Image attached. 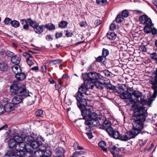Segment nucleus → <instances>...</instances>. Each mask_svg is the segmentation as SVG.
Returning a JSON list of instances; mask_svg holds the SVG:
<instances>
[{
  "label": "nucleus",
  "instance_id": "473e14b6",
  "mask_svg": "<svg viewBox=\"0 0 157 157\" xmlns=\"http://www.w3.org/2000/svg\"><path fill=\"white\" fill-rule=\"evenodd\" d=\"M64 32L65 33V36L67 37H71L74 34V31L70 29H68L67 30H64Z\"/></svg>",
  "mask_w": 157,
  "mask_h": 157
},
{
  "label": "nucleus",
  "instance_id": "69168bd1",
  "mask_svg": "<svg viewBox=\"0 0 157 157\" xmlns=\"http://www.w3.org/2000/svg\"><path fill=\"white\" fill-rule=\"evenodd\" d=\"M103 73L105 76L108 77L110 76V72L108 70H105L103 71Z\"/></svg>",
  "mask_w": 157,
  "mask_h": 157
},
{
  "label": "nucleus",
  "instance_id": "e433bc0d",
  "mask_svg": "<svg viewBox=\"0 0 157 157\" xmlns=\"http://www.w3.org/2000/svg\"><path fill=\"white\" fill-rule=\"evenodd\" d=\"M124 86H124L123 85H121V86H119V90L118 92L119 93H120V94H121L120 97L121 98V95L122 94H127V90L125 92H124V87H123Z\"/></svg>",
  "mask_w": 157,
  "mask_h": 157
},
{
  "label": "nucleus",
  "instance_id": "4d7b16f0",
  "mask_svg": "<svg viewBox=\"0 0 157 157\" xmlns=\"http://www.w3.org/2000/svg\"><path fill=\"white\" fill-rule=\"evenodd\" d=\"M14 55V53L10 51H7L6 52V55L7 56L11 57V58H12Z\"/></svg>",
  "mask_w": 157,
  "mask_h": 157
},
{
  "label": "nucleus",
  "instance_id": "603ef678",
  "mask_svg": "<svg viewBox=\"0 0 157 157\" xmlns=\"http://www.w3.org/2000/svg\"><path fill=\"white\" fill-rule=\"evenodd\" d=\"M45 39L48 41H51L53 40L54 38L53 36L50 34H48L46 36Z\"/></svg>",
  "mask_w": 157,
  "mask_h": 157
},
{
  "label": "nucleus",
  "instance_id": "6ab92c4d",
  "mask_svg": "<svg viewBox=\"0 0 157 157\" xmlns=\"http://www.w3.org/2000/svg\"><path fill=\"white\" fill-rule=\"evenodd\" d=\"M20 91L18 94L19 96L22 97L23 98L26 97L30 96L29 92L27 91L26 88H23L22 87L20 89Z\"/></svg>",
  "mask_w": 157,
  "mask_h": 157
},
{
  "label": "nucleus",
  "instance_id": "8fccbe9b",
  "mask_svg": "<svg viewBox=\"0 0 157 157\" xmlns=\"http://www.w3.org/2000/svg\"><path fill=\"white\" fill-rule=\"evenodd\" d=\"M62 62V60L59 59L52 60L50 61V63H52L53 65L56 64L61 63Z\"/></svg>",
  "mask_w": 157,
  "mask_h": 157
},
{
  "label": "nucleus",
  "instance_id": "4be33fe9",
  "mask_svg": "<svg viewBox=\"0 0 157 157\" xmlns=\"http://www.w3.org/2000/svg\"><path fill=\"white\" fill-rule=\"evenodd\" d=\"M23 98L21 96L17 95L14 97L12 101L14 105H16L20 103L23 100Z\"/></svg>",
  "mask_w": 157,
  "mask_h": 157
},
{
  "label": "nucleus",
  "instance_id": "09e8293b",
  "mask_svg": "<svg viewBox=\"0 0 157 157\" xmlns=\"http://www.w3.org/2000/svg\"><path fill=\"white\" fill-rule=\"evenodd\" d=\"M13 21L12 19L9 17H6L4 20V22L6 25H11L12 24Z\"/></svg>",
  "mask_w": 157,
  "mask_h": 157
},
{
  "label": "nucleus",
  "instance_id": "4468645a",
  "mask_svg": "<svg viewBox=\"0 0 157 157\" xmlns=\"http://www.w3.org/2000/svg\"><path fill=\"white\" fill-rule=\"evenodd\" d=\"M19 70V72L17 71L16 72L14 71V72L15 74V77L17 79L18 81H21L26 78L27 74L22 72V70L20 68Z\"/></svg>",
  "mask_w": 157,
  "mask_h": 157
},
{
  "label": "nucleus",
  "instance_id": "f03ea898",
  "mask_svg": "<svg viewBox=\"0 0 157 157\" xmlns=\"http://www.w3.org/2000/svg\"><path fill=\"white\" fill-rule=\"evenodd\" d=\"M24 140L26 144L33 149H36L39 147H43V157H49L52 156V152L49 150L46 149V146L44 143L45 140L42 136H39L35 139L32 136H28L25 137Z\"/></svg>",
  "mask_w": 157,
  "mask_h": 157
},
{
  "label": "nucleus",
  "instance_id": "5701e85b",
  "mask_svg": "<svg viewBox=\"0 0 157 157\" xmlns=\"http://www.w3.org/2000/svg\"><path fill=\"white\" fill-rule=\"evenodd\" d=\"M111 122L109 121L105 120L102 124L100 126L99 128L100 129L105 130L111 126Z\"/></svg>",
  "mask_w": 157,
  "mask_h": 157
},
{
  "label": "nucleus",
  "instance_id": "ddd939ff",
  "mask_svg": "<svg viewBox=\"0 0 157 157\" xmlns=\"http://www.w3.org/2000/svg\"><path fill=\"white\" fill-rule=\"evenodd\" d=\"M135 136L132 131H130L127 132L124 134L120 135L119 140L121 141H126L131 139L134 138Z\"/></svg>",
  "mask_w": 157,
  "mask_h": 157
},
{
  "label": "nucleus",
  "instance_id": "0eeeda50",
  "mask_svg": "<svg viewBox=\"0 0 157 157\" xmlns=\"http://www.w3.org/2000/svg\"><path fill=\"white\" fill-rule=\"evenodd\" d=\"M97 118V114L95 112L89 113V128L90 130H93L94 127L100 125Z\"/></svg>",
  "mask_w": 157,
  "mask_h": 157
},
{
  "label": "nucleus",
  "instance_id": "680f3d73",
  "mask_svg": "<svg viewBox=\"0 0 157 157\" xmlns=\"http://www.w3.org/2000/svg\"><path fill=\"white\" fill-rule=\"evenodd\" d=\"M42 72H46L47 71V68L46 65H42L41 68Z\"/></svg>",
  "mask_w": 157,
  "mask_h": 157
},
{
  "label": "nucleus",
  "instance_id": "f3484780",
  "mask_svg": "<svg viewBox=\"0 0 157 157\" xmlns=\"http://www.w3.org/2000/svg\"><path fill=\"white\" fill-rule=\"evenodd\" d=\"M15 154L16 157H30L31 155L27 153L25 150L15 151Z\"/></svg>",
  "mask_w": 157,
  "mask_h": 157
},
{
  "label": "nucleus",
  "instance_id": "e2e57ef3",
  "mask_svg": "<svg viewBox=\"0 0 157 157\" xmlns=\"http://www.w3.org/2000/svg\"><path fill=\"white\" fill-rule=\"evenodd\" d=\"M31 70L36 72H38L39 71V69L38 66H34L32 68Z\"/></svg>",
  "mask_w": 157,
  "mask_h": 157
},
{
  "label": "nucleus",
  "instance_id": "393cba45",
  "mask_svg": "<svg viewBox=\"0 0 157 157\" xmlns=\"http://www.w3.org/2000/svg\"><path fill=\"white\" fill-rule=\"evenodd\" d=\"M8 66L6 63L4 62H0V71H6L7 70Z\"/></svg>",
  "mask_w": 157,
  "mask_h": 157
},
{
  "label": "nucleus",
  "instance_id": "f257e3e1",
  "mask_svg": "<svg viewBox=\"0 0 157 157\" xmlns=\"http://www.w3.org/2000/svg\"><path fill=\"white\" fill-rule=\"evenodd\" d=\"M147 108L142 106H138L134 110L132 123V129L131 131L135 136L141 132L144 128L143 122L145 120L147 115Z\"/></svg>",
  "mask_w": 157,
  "mask_h": 157
},
{
  "label": "nucleus",
  "instance_id": "1a4fd4ad",
  "mask_svg": "<svg viewBox=\"0 0 157 157\" xmlns=\"http://www.w3.org/2000/svg\"><path fill=\"white\" fill-rule=\"evenodd\" d=\"M103 77L100 74L94 71L89 72V83H95L102 78Z\"/></svg>",
  "mask_w": 157,
  "mask_h": 157
},
{
  "label": "nucleus",
  "instance_id": "bf43d9fd",
  "mask_svg": "<svg viewBox=\"0 0 157 157\" xmlns=\"http://www.w3.org/2000/svg\"><path fill=\"white\" fill-rule=\"evenodd\" d=\"M116 28V25L113 24H111L109 27V29L110 30L113 31Z\"/></svg>",
  "mask_w": 157,
  "mask_h": 157
},
{
  "label": "nucleus",
  "instance_id": "a211bd4d",
  "mask_svg": "<svg viewBox=\"0 0 157 157\" xmlns=\"http://www.w3.org/2000/svg\"><path fill=\"white\" fill-rule=\"evenodd\" d=\"M5 113L10 112L15 109V105L14 104L11 103H8L4 105Z\"/></svg>",
  "mask_w": 157,
  "mask_h": 157
},
{
  "label": "nucleus",
  "instance_id": "20e7f679",
  "mask_svg": "<svg viewBox=\"0 0 157 157\" xmlns=\"http://www.w3.org/2000/svg\"><path fill=\"white\" fill-rule=\"evenodd\" d=\"M77 101V104L78 107L80 109L81 114L82 116V119L85 120L84 124L85 125L88 126V109L86 108L87 105V99L84 98L83 95H75Z\"/></svg>",
  "mask_w": 157,
  "mask_h": 157
},
{
  "label": "nucleus",
  "instance_id": "052dcab7",
  "mask_svg": "<svg viewBox=\"0 0 157 157\" xmlns=\"http://www.w3.org/2000/svg\"><path fill=\"white\" fill-rule=\"evenodd\" d=\"M104 57L102 56H99L96 58V61L97 62H101L103 59Z\"/></svg>",
  "mask_w": 157,
  "mask_h": 157
},
{
  "label": "nucleus",
  "instance_id": "f704fd0d",
  "mask_svg": "<svg viewBox=\"0 0 157 157\" xmlns=\"http://www.w3.org/2000/svg\"><path fill=\"white\" fill-rule=\"evenodd\" d=\"M35 115L39 117H43L44 115L43 110L41 109H38L35 112Z\"/></svg>",
  "mask_w": 157,
  "mask_h": 157
},
{
  "label": "nucleus",
  "instance_id": "f8f14e48",
  "mask_svg": "<svg viewBox=\"0 0 157 157\" xmlns=\"http://www.w3.org/2000/svg\"><path fill=\"white\" fill-rule=\"evenodd\" d=\"M90 22L92 24V26L95 28L101 23V21L99 17L94 14H91L90 17Z\"/></svg>",
  "mask_w": 157,
  "mask_h": 157
},
{
  "label": "nucleus",
  "instance_id": "bb28decb",
  "mask_svg": "<svg viewBox=\"0 0 157 157\" xmlns=\"http://www.w3.org/2000/svg\"><path fill=\"white\" fill-rule=\"evenodd\" d=\"M98 145L104 151L106 152L108 151L107 148L105 147L106 146V143L104 141L102 140L100 142L98 143Z\"/></svg>",
  "mask_w": 157,
  "mask_h": 157
},
{
  "label": "nucleus",
  "instance_id": "3c124183",
  "mask_svg": "<svg viewBox=\"0 0 157 157\" xmlns=\"http://www.w3.org/2000/svg\"><path fill=\"white\" fill-rule=\"evenodd\" d=\"M123 19L122 16L121 15H119L116 17V20L117 23H120L123 21Z\"/></svg>",
  "mask_w": 157,
  "mask_h": 157
},
{
  "label": "nucleus",
  "instance_id": "5fc2aeb1",
  "mask_svg": "<svg viewBox=\"0 0 157 157\" xmlns=\"http://www.w3.org/2000/svg\"><path fill=\"white\" fill-rule=\"evenodd\" d=\"M129 15V13L127 10H124L122 13L121 15L123 17H128Z\"/></svg>",
  "mask_w": 157,
  "mask_h": 157
},
{
  "label": "nucleus",
  "instance_id": "2f4dec72",
  "mask_svg": "<svg viewBox=\"0 0 157 157\" xmlns=\"http://www.w3.org/2000/svg\"><path fill=\"white\" fill-rule=\"evenodd\" d=\"M153 26H151L150 27L149 31L148 30V32H146L144 31V32L147 33H151L152 35H155L157 33V29L153 27Z\"/></svg>",
  "mask_w": 157,
  "mask_h": 157
},
{
  "label": "nucleus",
  "instance_id": "2eb2a0df",
  "mask_svg": "<svg viewBox=\"0 0 157 157\" xmlns=\"http://www.w3.org/2000/svg\"><path fill=\"white\" fill-rule=\"evenodd\" d=\"M105 79H108L105 77H102L101 80L93 83L96 87L98 89L102 90L104 88Z\"/></svg>",
  "mask_w": 157,
  "mask_h": 157
},
{
  "label": "nucleus",
  "instance_id": "de8ad7c7",
  "mask_svg": "<svg viewBox=\"0 0 157 157\" xmlns=\"http://www.w3.org/2000/svg\"><path fill=\"white\" fill-rule=\"evenodd\" d=\"M5 113L4 105L2 102H0V115Z\"/></svg>",
  "mask_w": 157,
  "mask_h": 157
},
{
  "label": "nucleus",
  "instance_id": "6e6552de",
  "mask_svg": "<svg viewBox=\"0 0 157 157\" xmlns=\"http://www.w3.org/2000/svg\"><path fill=\"white\" fill-rule=\"evenodd\" d=\"M30 26L33 28L34 31L37 34H40L44 30V25H39V23L36 21H31Z\"/></svg>",
  "mask_w": 157,
  "mask_h": 157
},
{
  "label": "nucleus",
  "instance_id": "7ed1b4c3",
  "mask_svg": "<svg viewBox=\"0 0 157 157\" xmlns=\"http://www.w3.org/2000/svg\"><path fill=\"white\" fill-rule=\"evenodd\" d=\"M133 96L135 99L139 104L143 105H148L150 106L151 101H149L144 98V96L142 95V93L137 91H134L132 88H128L127 89L126 94H123L121 95V98L128 99L131 98Z\"/></svg>",
  "mask_w": 157,
  "mask_h": 157
},
{
  "label": "nucleus",
  "instance_id": "aec40b11",
  "mask_svg": "<svg viewBox=\"0 0 157 157\" xmlns=\"http://www.w3.org/2000/svg\"><path fill=\"white\" fill-rule=\"evenodd\" d=\"M21 59V56L20 55H16L11 58V62L15 64H18L20 63Z\"/></svg>",
  "mask_w": 157,
  "mask_h": 157
},
{
  "label": "nucleus",
  "instance_id": "a878e982",
  "mask_svg": "<svg viewBox=\"0 0 157 157\" xmlns=\"http://www.w3.org/2000/svg\"><path fill=\"white\" fill-rule=\"evenodd\" d=\"M65 151L63 148L61 147H59L56 150V155H64Z\"/></svg>",
  "mask_w": 157,
  "mask_h": 157
},
{
  "label": "nucleus",
  "instance_id": "ea45409f",
  "mask_svg": "<svg viewBox=\"0 0 157 157\" xmlns=\"http://www.w3.org/2000/svg\"><path fill=\"white\" fill-rule=\"evenodd\" d=\"M151 57L155 60V63L157 64V51L151 54Z\"/></svg>",
  "mask_w": 157,
  "mask_h": 157
},
{
  "label": "nucleus",
  "instance_id": "0e129e2a",
  "mask_svg": "<svg viewBox=\"0 0 157 157\" xmlns=\"http://www.w3.org/2000/svg\"><path fill=\"white\" fill-rule=\"evenodd\" d=\"M106 2V0H96V2L98 4H104Z\"/></svg>",
  "mask_w": 157,
  "mask_h": 157
},
{
  "label": "nucleus",
  "instance_id": "c756f323",
  "mask_svg": "<svg viewBox=\"0 0 157 157\" xmlns=\"http://www.w3.org/2000/svg\"><path fill=\"white\" fill-rule=\"evenodd\" d=\"M44 27L46 28L48 30H53L56 29L55 26L52 23H49L44 25Z\"/></svg>",
  "mask_w": 157,
  "mask_h": 157
},
{
  "label": "nucleus",
  "instance_id": "37998d69",
  "mask_svg": "<svg viewBox=\"0 0 157 157\" xmlns=\"http://www.w3.org/2000/svg\"><path fill=\"white\" fill-rule=\"evenodd\" d=\"M105 130L108 133L109 136H111L113 132L114 131L113 128L111 127V126L106 129Z\"/></svg>",
  "mask_w": 157,
  "mask_h": 157
},
{
  "label": "nucleus",
  "instance_id": "c85d7f7f",
  "mask_svg": "<svg viewBox=\"0 0 157 157\" xmlns=\"http://www.w3.org/2000/svg\"><path fill=\"white\" fill-rule=\"evenodd\" d=\"M107 36L109 40H114L116 38L117 35L113 32H109L107 34Z\"/></svg>",
  "mask_w": 157,
  "mask_h": 157
},
{
  "label": "nucleus",
  "instance_id": "9b49d317",
  "mask_svg": "<svg viewBox=\"0 0 157 157\" xmlns=\"http://www.w3.org/2000/svg\"><path fill=\"white\" fill-rule=\"evenodd\" d=\"M88 84H82L78 88V92L75 95H83V94H86V91L88 90Z\"/></svg>",
  "mask_w": 157,
  "mask_h": 157
},
{
  "label": "nucleus",
  "instance_id": "412c9836",
  "mask_svg": "<svg viewBox=\"0 0 157 157\" xmlns=\"http://www.w3.org/2000/svg\"><path fill=\"white\" fill-rule=\"evenodd\" d=\"M8 144L10 148L9 150H13L15 151L14 150L15 149L16 151L15 147H17V143L14 140L10 139L8 141Z\"/></svg>",
  "mask_w": 157,
  "mask_h": 157
},
{
  "label": "nucleus",
  "instance_id": "13d9d810",
  "mask_svg": "<svg viewBox=\"0 0 157 157\" xmlns=\"http://www.w3.org/2000/svg\"><path fill=\"white\" fill-rule=\"evenodd\" d=\"M140 50L142 52H145L146 51V48L144 45H141L139 47Z\"/></svg>",
  "mask_w": 157,
  "mask_h": 157
},
{
  "label": "nucleus",
  "instance_id": "c9c22d12",
  "mask_svg": "<svg viewBox=\"0 0 157 157\" xmlns=\"http://www.w3.org/2000/svg\"><path fill=\"white\" fill-rule=\"evenodd\" d=\"M68 22L66 21H62L59 23V27L60 28H65L67 26Z\"/></svg>",
  "mask_w": 157,
  "mask_h": 157
},
{
  "label": "nucleus",
  "instance_id": "a18cd8bd",
  "mask_svg": "<svg viewBox=\"0 0 157 157\" xmlns=\"http://www.w3.org/2000/svg\"><path fill=\"white\" fill-rule=\"evenodd\" d=\"M11 25L15 28L18 27L20 25V23L17 20H14L12 21Z\"/></svg>",
  "mask_w": 157,
  "mask_h": 157
},
{
  "label": "nucleus",
  "instance_id": "c03bdc74",
  "mask_svg": "<svg viewBox=\"0 0 157 157\" xmlns=\"http://www.w3.org/2000/svg\"><path fill=\"white\" fill-rule=\"evenodd\" d=\"M86 152L85 151H76L75 152L73 153V155L72 156H74L75 155L78 156V155H84L86 153Z\"/></svg>",
  "mask_w": 157,
  "mask_h": 157
},
{
  "label": "nucleus",
  "instance_id": "dca6fc26",
  "mask_svg": "<svg viewBox=\"0 0 157 157\" xmlns=\"http://www.w3.org/2000/svg\"><path fill=\"white\" fill-rule=\"evenodd\" d=\"M21 88L17 84H12L10 87V91L11 93V95H17L18 94L20 91V89Z\"/></svg>",
  "mask_w": 157,
  "mask_h": 157
},
{
  "label": "nucleus",
  "instance_id": "338daca9",
  "mask_svg": "<svg viewBox=\"0 0 157 157\" xmlns=\"http://www.w3.org/2000/svg\"><path fill=\"white\" fill-rule=\"evenodd\" d=\"M28 23H27L25 24L23 26V29L25 30H28L29 29V25L28 24Z\"/></svg>",
  "mask_w": 157,
  "mask_h": 157
},
{
  "label": "nucleus",
  "instance_id": "6e6d98bb",
  "mask_svg": "<svg viewBox=\"0 0 157 157\" xmlns=\"http://www.w3.org/2000/svg\"><path fill=\"white\" fill-rule=\"evenodd\" d=\"M33 59H29V58L27 59L26 62L27 64L29 66L33 65L34 63L33 61Z\"/></svg>",
  "mask_w": 157,
  "mask_h": 157
},
{
  "label": "nucleus",
  "instance_id": "49530a36",
  "mask_svg": "<svg viewBox=\"0 0 157 157\" xmlns=\"http://www.w3.org/2000/svg\"><path fill=\"white\" fill-rule=\"evenodd\" d=\"M31 20L33 21L31 18H29L27 19H21L20 20V22L21 24L24 25H25V23L26 24L27 23H29L30 24Z\"/></svg>",
  "mask_w": 157,
  "mask_h": 157
},
{
  "label": "nucleus",
  "instance_id": "423d86ee",
  "mask_svg": "<svg viewBox=\"0 0 157 157\" xmlns=\"http://www.w3.org/2000/svg\"><path fill=\"white\" fill-rule=\"evenodd\" d=\"M139 21L141 24L144 25V31L148 32L149 31L150 27L153 26L154 24L152 23V20L146 14L141 16L139 17Z\"/></svg>",
  "mask_w": 157,
  "mask_h": 157
},
{
  "label": "nucleus",
  "instance_id": "79ce46f5",
  "mask_svg": "<svg viewBox=\"0 0 157 157\" xmlns=\"http://www.w3.org/2000/svg\"><path fill=\"white\" fill-rule=\"evenodd\" d=\"M13 139L14 140L17 142V143L22 141L23 140L22 138L19 136H14Z\"/></svg>",
  "mask_w": 157,
  "mask_h": 157
},
{
  "label": "nucleus",
  "instance_id": "b1692460",
  "mask_svg": "<svg viewBox=\"0 0 157 157\" xmlns=\"http://www.w3.org/2000/svg\"><path fill=\"white\" fill-rule=\"evenodd\" d=\"M38 150L35 151L34 153V155L35 157H43V150L42 148L39 147Z\"/></svg>",
  "mask_w": 157,
  "mask_h": 157
},
{
  "label": "nucleus",
  "instance_id": "774afa93",
  "mask_svg": "<svg viewBox=\"0 0 157 157\" xmlns=\"http://www.w3.org/2000/svg\"><path fill=\"white\" fill-rule=\"evenodd\" d=\"M20 66L18 64H15V65L14 66H13L12 67V70L13 71H14V69H15L16 70H18V67H19Z\"/></svg>",
  "mask_w": 157,
  "mask_h": 157
},
{
  "label": "nucleus",
  "instance_id": "9d476101",
  "mask_svg": "<svg viewBox=\"0 0 157 157\" xmlns=\"http://www.w3.org/2000/svg\"><path fill=\"white\" fill-rule=\"evenodd\" d=\"M16 151L25 150L27 153L31 154L33 153V151L29 148L27 147L26 144L22 141L17 143V147H15Z\"/></svg>",
  "mask_w": 157,
  "mask_h": 157
},
{
  "label": "nucleus",
  "instance_id": "cd10ccee",
  "mask_svg": "<svg viewBox=\"0 0 157 157\" xmlns=\"http://www.w3.org/2000/svg\"><path fill=\"white\" fill-rule=\"evenodd\" d=\"M81 78L84 81V84H88V73H82Z\"/></svg>",
  "mask_w": 157,
  "mask_h": 157
},
{
  "label": "nucleus",
  "instance_id": "39448f33",
  "mask_svg": "<svg viewBox=\"0 0 157 157\" xmlns=\"http://www.w3.org/2000/svg\"><path fill=\"white\" fill-rule=\"evenodd\" d=\"M154 74L155 75L154 77L151 78L149 81V83L151 85L152 89L154 90L153 94L148 98V100L151 102L154 100V98L157 95V68L154 71Z\"/></svg>",
  "mask_w": 157,
  "mask_h": 157
},
{
  "label": "nucleus",
  "instance_id": "a19ab883",
  "mask_svg": "<svg viewBox=\"0 0 157 157\" xmlns=\"http://www.w3.org/2000/svg\"><path fill=\"white\" fill-rule=\"evenodd\" d=\"M109 53V52L108 49L103 48L102 50V56L104 58H105L107 56Z\"/></svg>",
  "mask_w": 157,
  "mask_h": 157
},
{
  "label": "nucleus",
  "instance_id": "58836bf2",
  "mask_svg": "<svg viewBox=\"0 0 157 157\" xmlns=\"http://www.w3.org/2000/svg\"><path fill=\"white\" fill-rule=\"evenodd\" d=\"M108 151H109L113 155L115 154V151L116 149V147L115 145H113L112 147L110 146L107 148Z\"/></svg>",
  "mask_w": 157,
  "mask_h": 157
},
{
  "label": "nucleus",
  "instance_id": "72a5a7b5",
  "mask_svg": "<svg viewBox=\"0 0 157 157\" xmlns=\"http://www.w3.org/2000/svg\"><path fill=\"white\" fill-rule=\"evenodd\" d=\"M104 87H105L107 89L114 90L115 87L113 86L109 82H106L105 81Z\"/></svg>",
  "mask_w": 157,
  "mask_h": 157
},
{
  "label": "nucleus",
  "instance_id": "4c0bfd02",
  "mask_svg": "<svg viewBox=\"0 0 157 157\" xmlns=\"http://www.w3.org/2000/svg\"><path fill=\"white\" fill-rule=\"evenodd\" d=\"M111 136L115 139H119L120 135L118 132L117 131H114L113 132V134L111 135Z\"/></svg>",
  "mask_w": 157,
  "mask_h": 157
},
{
  "label": "nucleus",
  "instance_id": "864d4df0",
  "mask_svg": "<svg viewBox=\"0 0 157 157\" xmlns=\"http://www.w3.org/2000/svg\"><path fill=\"white\" fill-rule=\"evenodd\" d=\"M63 35V32H56L55 34L56 38L57 39L62 37Z\"/></svg>",
  "mask_w": 157,
  "mask_h": 157
},
{
  "label": "nucleus",
  "instance_id": "7c9ffc66",
  "mask_svg": "<svg viewBox=\"0 0 157 157\" xmlns=\"http://www.w3.org/2000/svg\"><path fill=\"white\" fill-rule=\"evenodd\" d=\"M15 153V151L9 150L5 155L4 157H16Z\"/></svg>",
  "mask_w": 157,
  "mask_h": 157
}]
</instances>
